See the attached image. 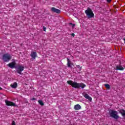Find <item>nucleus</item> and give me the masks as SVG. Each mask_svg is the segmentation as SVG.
Returning a JSON list of instances; mask_svg holds the SVG:
<instances>
[{
	"label": "nucleus",
	"mask_w": 125,
	"mask_h": 125,
	"mask_svg": "<svg viewBox=\"0 0 125 125\" xmlns=\"http://www.w3.org/2000/svg\"><path fill=\"white\" fill-rule=\"evenodd\" d=\"M32 101L37 100V99H36L35 98H33L32 99Z\"/></svg>",
	"instance_id": "21"
},
{
	"label": "nucleus",
	"mask_w": 125,
	"mask_h": 125,
	"mask_svg": "<svg viewBox=\"0 0 125 125\" xmlns=\"http://www.w3.org/2000/svg\"><path fill=\"white\" fill-rule=\"evenodd\" d=\"M109 114L110 117L115 119V120H118V119H120V116H119L118 115V111H117L111 109L109 111Z\"/></svg>",
	"instance_id": "3"
},
{
	"label": "nucleus",
	"mask_w": 125,
	"mask_h": 125,
	"mask_svg": "<svg viewBox=\"0 0 125 125\" xmlns=\"http://www.w3.org/2000/svg\"><path fill=\"white\" fill-rule=\"evenodd\" d=\"M0 89H2V88L1 87H0Z\"/></svg>",
	"instance_id": "24"
},
{
	"label": "nucleus",
	"mask_w": 125,
	"mask_h": 125,
	"mask_svg": "<svg viewBox=\"0 0 125 125\" xmlns=\"http://www.w3.org/2000/svg\"><path fill=\"white\" fill-rule=\"evenodd\" d=\"M30 56L32 59H36L37 57H38V54H37V52L32 51L31 52Z\"/></svg>",
	"instance_id": "8"
},
{
	"label": "nucleus",
	"mask_w": 125,
	"mask_h": 125,
	"mask_svg": "<svg viewBox=\"0 0 125 125\" xmlns=\"http://www.w3.org/2000/svg\"><path fill=\"white\" fill-rule=\"evenodd\" d=\"M84 97L86 99H87L88 100H89V101H90V102H91V101H92V98H91L90 96H89V95H88V94H85L83 95Z\"/></svg>",
	"instance_id": "10"
},
{
	"label": "nucleus",
	"mask_w": 125,
	"mask_h": 125,
	"mask_svg": "<svg viewBox=\"0 0 125 125\" xmlns=\"http://www.w3.org/2000/svg\"><path fill=\"white\" fill-rule=\"evenodd\" d=\"M69 25H71L72 28H74V27L76 26V24H73L72 23H69Z\"/></svg>",
	"instance_id": "18"
},
{
	"label": "nucleus",
	"mask_w": 125,
	"mask_h": 125,
	"mask_svg": "<svg viewBox=\"0 0 125 125\" xmlns=\"http://www.w3.org/2000/svg\"><path fill=\"white\" fill-rule=\"evenodd\" d=\"M71 36H72V37H75V34L72 33V34H71Z\"/></svg>",
	"instance_id": "23"
},
{
	"label": "nucleus",
	"mask_w": 125,
	"mask_h": 125,
	"mask_svg": "<svg viewBox=\"0 0 125 125\" xmlns=\"http://www.w3.org/2000/svg\"><path fill=\"white\" fill-rule=\"evenodd\" d=\"M67 67H68L69 68H71V65H74V63H72V62H71V61L70 60V59H69L68 58L67 59Z\"/></svg>",
	"instance_id": "11"
},
{
	"label": "nucleus",
	"mask_w": 125,
	"mask_h": 125,
	"mask_svg": "<svg viewBox=\"0 0 125 125\" xmlns=\"http://www.w3.org/2000/svg\"><path fill=\"white\" fill-rule=\"evenodd\" d=\"M11 57L10 54L6 53L2 55V60L3 62H9L11 60Z\"/></svg>",
	"instance_id": "4"
},
{
	"label": "nucleus",
	"mask_w": 125,
	"mask_h": 125,
	"mask_svg": "<svg viewBox=\"0 0 125 125\" xmlns=\"http://www.w3.org/2000/svg\"><path fill=\"white\" fill-rule=\"evenodd\" d=\"M24 69H25V67H24V66H21V65H20L17 68V72L20 75H21L22 74V71H24Z\"/></svg>",
	"instance_id": "5"
},
{
	"label": "nucleus",
	"mask_w": 125,
	"mask_h": 125,
	"mask_svg": "<svg viewBox=\"0 0 125 125\" xmlns=\"http://www.w3.org/2000/svg\"><path fill=\"white\" fill-rule=\"evenodd\" d=\"M119 113L121 114L123 117H125V109H120L119 110Z\"/></svg>",
	"instance_id": "14"
},
{
	"label": "nucleus",
	"mask_w": 125,
	"mask_h": 125,
	"mask_svg": "<svg viewBox=\"0 0 125 125\" xmlns=\"http://www.w3.org/2000/svg\"><path fill=\"white\" fill-rule=\"evenodd\" d=\"M15 65H16L15 62H12L11 63L8 64L7 66L11 68V69H14L15 68Z\"/></svg>",
	"instance_id": "9"
},
{
	"label": "nucleus",
	"mask_w": 125,
	"mask_h": 125,
	"mask_svg": "<svg viewBox=\"0 0 125 125\" xmlns=\"http://www.w3.org/2000/svg\"><path fill=\"white\" fill-rule=\"evenodd\" d=\"M46 30V27L43 26V31H44V32H45Z\"/></svg>",
	"instance_id": "19"
},
{
	"label": "nucleus",
	"mask_w": 125,
	"mask_h": 125,
	"mask_svg": "<svg viewBox=\"0 0 125 125\" xmlns=\"http://www.w3.org/2000/svg\"><path fill=\"white\" fill-rule=\"evenodd\" d=\"M38 103H39V104L41 105V106H43L44 105L43 102H42V100L38 101Z\"/></svg>",
	"instance_id": "17"
},
{
	"label": "nucleus",
	"mask_w": 125,
	"mask_h": 125,
	"mask_svg": "<svg viewBox=\"0 0 125 125\" xmlns=\"http://www.w3.org/2000/svg\"><path fill=\"white\" fill-rule=\"evenodd\" d=\"M67 83L69 84L70 85H71L72 87H74V88H80V87H81L83 89L84 87H85V84L84 83H78L76 82H73L71 80L67 81Z\"/></svg>",
	"instance_id": "1"
},
{
	"label": "nucleus",
	"mask_w": 125,
	"mask_h": 125,
	"mask_svg": "<svg viewBox=\"0 0 125 125\" xmlns=\"http://www.w3.org/2000/svg\"><path fill=\"white\" fill-rule=\"evenodd\" d=\"M12 125H15V122H14V121H12Z\"/></svg>",
	"instance_id": "20"
},
{
	"label": "nucleus",
	"mask_w": 125,
	"mask_h": 125,
	"mask_svg": "<svg viewBox=\"0 0 125 125\" xmlns=\"http://www.w3.org/2000/svg\"><path fill=\"white\" fill-rule=\"evenodd\" d=\"M107 2H110L111 1H112V0H106Z\"/></svg>",
	"instance_id": "22"
},
{
	"label": "nucleus",
	"mask_w": 125,
	"mask_h": 125,
	"mask_svg": "<svg viewBox=\"0 0 125 125\" xmlns=\"http://www.w3.org/2000/svg\"><path fill=\"white\" fill-rule=\"evenodd\" d=\"M5 102L6 106H14V107H15V106H16V104H15V103L6 100Z\"/></svg>",
	"instance_id": "6"
},
{
	"label": "nucleus",
	"mask_w": 125,
	"mask_h": 125,
	"mask_svg": "<svg viewBox=\"0 0 125 125\" xmlns=\"http://www.w3.org/2000/svg\"><path fill=\"white\" fill-rule=\"evenodd\" d=\"M51 11L52 12H54V13H57L58 14L61 13V11L58 9H56L55 7H52Z\"/></svg>",
	"instance_id": "7"
},
{
	"label": "nucleus",
	"mask_w": 125,
	"mask_h": 125,
	"mask_svg": "<svg viewBox=\"0 0 125 125\" xmlns=\"http://www.w3.org/2000/svg\"><path fill=\"white\" fill-rule=\"evenodd\" d=\"M74 109L75 110H81V109H82V106H81V105L78 104L74 106Z\"/></svg>",
	"instance_id": "12"
},
{
	"label": "nucleus",
	"mask_w": 125,
	"mask_h": 125,
	"mask_svg": "<svg viewBox=\"0 0 125 125\" xmlns=\"http://www.w3.org/2000/svg\"><path fill=\"white\" fill-rule=\"evenodd\" d=\"M124 69L125 68H124V67H123L121 65L116 66V70H119L120 71H124Z\"/></svg>",
	"instance_id": "15"
},
{
	"label": "nucleus",
	"mask_w": 125,
	"mask_h": 125,
	"mask_svg": "<svg viewBox=\"0 0 125 125\" xmlns=\"http://www.w3.org/2000/svg\"><path fill=\"white\" fill-rule=\"evenodd\" d=\"M104 86L107 88V89H110V88H111V86L108 83L104 84Z\"/></svg>",
	"instance_id": "16"
},
{
	"label": "nucleus",
	"mask_w": 125,
	"mask_h": 125,
	"mask_svg": "<svg viewBox=\"0 0 125 125\" xmlns=\"http://www.w3.org/2000/svg\"><path fill=\"white\" fill-rule=\"evenodd\" d=\"M17 86H18V84L16 82L14 83L13 84L11 85V87H12V88H16Z\"/></svg>",
	"instance_id": "13"
},
{
	"label": "nucleus",
	"mask_w": 125,
	"mask_h": 125,
	"mask_svg": "<svg viewBox=\"0 0 125 125\" xmlns=\"http://www.w3.org/2000/svg\"><path fill=\"white\" fill-rule=\"evenodd\" d=\"M85 13L88 19L94 18V13H93V11L90 8L88 7L87 9L85 10Z\"/></svg>",
	"instance_id": "2"
}]
</instances>
